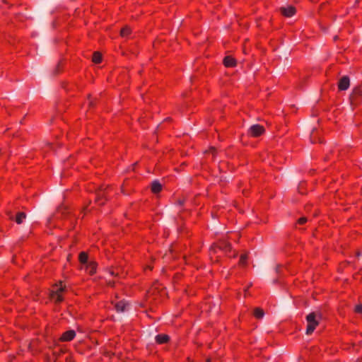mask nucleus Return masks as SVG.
<instances>
[{
    "label": "nucleus",
    "instance_id": "obj_1",
    "mask_svg": "<svg viewBox=\"0 0 362 362\" xmlns=\"http://www.w3.org/2000/svg\"><path fill=\"white\" fill-rule=\"evenodd\" d=\"M320 318V313L316 312H312L306 316L305 319L308 324L305 331L306 334H311L314 332L315 327L319 325Z\"/></svg>",
    "mask_w": 362,
    "mask_h": 362
},
{
    "label": "nucleus",
    "instance_id": "obj_2",
    "mask_svg": "<svg viewBox=\"0 0 362 362\" xmlns=\"http://www.w3.org/2000/svg\"><path fill=\"white\" fill-rule=\"evenodd\" d=\"M264 132V128L259 124H253L248 129V134L254 137L260 136Z\"/></svg>",
    "mask_w": 362,
    "mask_h": 362
},
{
    "label": "nucleus",
    "instance_id": "obj_3",
    "mask_svg": "<svg viewBox=\"0 0 362 362\" xmlns=\"http://www.w3.org/2000/svg\"><path fill=\"white\" fill-rule=\"evenodd\" d=\"M349 100L351 101V103H355L358 104L361 102L362 98H361V91L359 88H355L353 90L351 94L349 96Z\"/></svg>",
    "mask_w": 362,
    "mask_h": 362
},
{
    "label": "nucleus",
    "instance_id": "obj_4",
    "mask_svg": "<svg viewBox=\"0 0 362 362\" xmlns=\"http://www.w3.org/2000/svg\"><path fill=\"white\" fill-rule=\"evenodd\" d=\"M281 13L286 17H291L296 13V8L293 6L280 8Z\"/></svg>",
    "mask_w": 362,
    "mask_h": 362
},
{
    "label": "nucleus",
    "instance_id": "obj_5",
    "mask_svg": "<svg viewBox=\"0 0 362 362\" xmlns=\"http://www.w3.org/2000/svg\"><path fill=\"white\" fill-rule=\"evenodd\" d=\"M8 214L9 218L11 220L15 219L17 224H21L26 218V214L24 212H18L15 218L11 212H8Z\"/></svg>",
    "mask_w": 362,
    "mask_h": 362
},
{
    "label": "nucleus",
    "instance_id": "obj_6",
    "mask_svg": "<svg viewBox=\"0 0 362 362\" xmlns=\"http://www.w3.org/2000/svg\"><path fill=\"white\" fill-rule=\"evenodd\" d=\"M129 304L125 301H119L115 305V308L117 313H124L129 310Z\"/></svg>",
    "mask_w": 362,
    "mask_h": 362
},
{
    "label": "nucleus",
    "instance_id": "obj_7",
    "mask_svg": "<svg viewBox=\"0 0 362 362\" xmlns=\"http://www.w3.org/2000/svg\"><path fill=\"white\" fill-rule=\"evenodd\" d=\"M65 290V287L62 286V285L60 287H59L56 291H52L51 293V298L54 300H55L56 302H61L62 301L63 298L60 296L59 292H62Z\"/></svg>",
    "mask_w": 362,
    "mask_h": 362
},
{
    "label": "nucleus",
    "instance_id": "obj_8",
    "mask_svg": "<svg viewBox=\"0 0 362 362\" xmlns=\"http://www.w3.org/2000/svg\"><path fill=\"white\" fill-rule=\"evenodd\" d=\"M76 336V332L73 329H70L69 331L65 332L60 339L63 341H69L72 340Z\"/></svg>",
    "mask_w": 362,
    "mask_h": 362
},
{
    "label": "nucleus",
    "instance_id": "obj_9",
    "mask_svg": "<svg viewBox=\"0 0 362 362\" xmlns=\"http://www.w3.org/2000/svg\"><path fill=\"white\" fill-rule=\"evenodd\" d=\"M236 60L231 56H226L223 59V64L226 67H234L236 65Z\"/></svg>",
    "mask_w": 362,
    "mask_h": 362
},
{
    "label": "nucleus",
    "instance_id": "obj_10",
    "mask_svg": "<svg viewBox=\"0 0 362 362\" xmlns=\"http://www.w3.org/2000/svg\"><path fill=\"white\" fill-rule=\"evenodd\" d=\"M350 86V78L347 76L341 78V90H346Z\"/></svg>",
    "mask_w": 362,
    "mask_h": 362
},
{
    "label": "nucleus",
    "instance_id": "obj_11",
    "mask_svg": "<svg viewBox=\"0 0 362 362\" xmlns=\"http://www.w3.org/2000/svg\"><path fill=\"white\" fill-rule=\"evenodd\" d=\"M162 189V185L158 180H154L151 183V190L153 193H158Z\"/></svg>",
    "mask_w": 362,
    "mask_h": 362
},
{
    "label": "nucleus",
    "instance_id": "obj_12",
    "mask_svg": "<svg viewBox=\"0 0 362 362\" xmlns=\"http://www.w3.org/2000/svg\"><path fill=\"white\" fill-rule=\"evenodd\" d=\"M86 272L90 274H95L96 271V263L93 261H90L87 265L85 266Z\"/></svg>",
    "mask_w": 362,
    "mask_h": 362
},
{
    "label": "nucleus",
    "instance_id": "obj_13",
    "mask_svg": "<svg viewBox=\"0 0 362 362\" xmlns=\"http://www.w3.org/2000/svg\"><path fill=\"white\" fill-rule=\"evenodd\" d=\"M155 339L157 343L164 344L169 341L170 337L167 334H158Z\"/></svg>",
    "mask_w": 362,
    "mask_h": 362
},
{
    "label": "nucleus",
    "instance_id": "obj_14",
    "mask_svg": "<svg viewBox=\"0 0 362 362\" xmlns=\"http://www.w3.org/2000/svg\"><path fill=\"white\" fill-rule=\"evenodd\" d=\"M78 259L80 262L84 266L87 265L90 262L88 261V254L85 252H82L79 254Z\"/></svg>",
    "mask_w": 362,
    "mask_h": 362
},
{
    "label": "nucleus",
    "instance_id": "obj_15",
    "mask_svg": "<svg viewBox=\"0 0 362 362\" xmlns=\"http://www.w3.org/2000/svg\"><path fill=\"white\" fill-rule=\"evenodd\" d=\"M218 247L225 252H227L230 250V244L225 240L221 241L219 245H218Z\"/></svg>",
    "mask_w": 362,
    "mask_h": 362
},
{
    "label": "nucleus",
    "instance_id": "obj_16",
    "mask_svg": "<svg viewBox=\"0 0 362 362\" xmlns=\"http://www.w3.org/2000/svg\"><path fill=\"white\" fill-rule=\"evenodd\" d=\"M102 60V55L100 52H95L93 54V62L94 63H100Z\"/></svg>",
    "mask_w": 362,
    "mask_h": 362
},
{
    "label": "nucleus",
    "instance_id": "obj_17",
    "mask_svg": "<svg viewBox=\"0 0 362 362\" xmlns=\"http://www.w3.org/2000/svg\"><path fill=\"white\" fill-rule=\"evenodd\" d=\"M254 315L257 318L260 319L264 317V313L263 310H262L259 308H257L254 310Z\"/></svg>",
    "mask_w": 362,
    "mask_h": 362
},
{
    "label": "nucleus",
    "instance_id": "obj_18",
    "mask_svg": "<svg viewBox=\"0 0 362 362\" xmlns=\"http://www.w3.org/2000/svg\"><path fill=\"white\" fill-rule=\"evenodd\" d=\"M316 132H317V129L313 128L310 133V141L312 143H315L317 141Z\"/></svg>",
    "mask_w": 362,
    "mask_h": 362
},
{
    "label": "nucleus",
    "instance_id": "obj_19",
    "mask_svg": "<svg viewBox=\"0 0 362 362\" xmlns=\"http://www.w3.org/2000/svg\"><path fill=\"white\" fill-rule=\"evenodd\" d=\"M130 33H131V29L128 26H125L120 31V34L122 37H124V36L129 35Z\"/></svg>",
    "mask_w": 362,
    "mask_h": 362
},
{
    "label": "nucleus",
    "instance_id": "obj_20",
    "mask_svg": "<svg viewBox=\"0 0 362 362\" xmlns=\"http://www.w3.org/2000/svg\"><path fill=\"white\" fill-rule=\"evenodd\" d=\"M246 259H247V255L246 254L241 255L240 259V264L242 265H245Z\"/></svg>",
    "mask_w": 362,
    "mask_h": 362
},
{
    "label": "nucleus",
    "instance_id": "obj_21",
    "mask_svg": "<svg viewBox=\"0 0 362 362\" xmlns=\"http://www.w3.org/2000/svg\"><path fill=\"white\" fill-rule=\"evenodd\" d=\"M103 197V194L100 192L98 194V197H97V202L100 204H103V202H101V199H102V197Z\"/></svg>",
    "mask_w": 362,
    "mask_h": 362
},
{
    "label": "nucleus",
    "instance_id": "obj_22",
    "mask_svg": "<svg viewBox=\"0 0 362 362\" xmlns=\"http://www.w3.org/2000/svg\"><path fill=\"white\" fill-rule=\"evenodd\" d=\"M308 221L307 218L306 217H302V218H300L298 220V223L299 224H303L305 223H306Z\"/></svg>",
    "mask_w": 362,
    "mask_h": 362
},
{
    "label": "nucleus",
    "instance_id": "obj_23",
    "mask_svg": "<svg viewBox=\"0 0 362 362\" xmlns=\"http://www.w3.org/2000/svg\"><path fill=\"white\" fill-rule=\"evenodd\" d=\"M356 312L357 313H362V305H358L356 307Z\"/></svg>",
    "mask_w": 362,
    "mask_h": 362
},
{
    "label": "nucleus",
    "instance_id": "obj_24",
    "mask_svg": "<svg viewBox=\"0 0 362 362\" xmlns=\"http://www.w3.org/2000/svg\"><path fill=\"white\" fill-rule=\"evenodd\" d=\"M216 151V149L214 148H211L209 152L211 153L213 155H214Z\"/></svg>",
    "mask_w": 362,
    "mask_h": 362
},
{
    "label": "nucleus",
    "instance_id": "obj_25",
    "mask_svg": "<svg viewBox=\"0 0 362 362\" xmlns=\"http://www.w3.org/2000/svg\"><path fill=\"white\" fill-rule=\"evenodd\" d=\"M182 204H183V200H182V199H179V200L177 201V204H179V205H182Z\"/></svg>",
    "mask_w": 362,
    "mask_h": 362
},
{
    "label": "nucleus",
    "instance_id": "obj_26",
    "mask_svg": "<svg viewBox=\"0 0 362 362\" xmlns=\"http://www.w3.org/2000/svg\"><path fill=\"white\" fill-rule=\"evenodd\" d=\"M58 211L62 212V214L64 213L62 208L58 209Z\"/></svg>",
    "mask_w": 362,
    "mask_h": 362
},
{
    "label": "nucleus",
    "instance_id": "obj_27",
    "mask_svg": "<svg viewBox=\"0 0 362 362\" xmlns=\"http://www.w3.org/2000/svg\"><path fill=\"white\" fill-rule=\"evenodd\" d=\"M90 105H91V106L93 105V103L92 101L90 102Z\"/></svg>",
    "mask_w": 362,
    "mask_h": 362
},
{
    "label": "nucleus",
    "instance_id": "obj_28",
    "mask_svg": "<svg viewBox=\"0 0 362 362\" xmlns=\"http://www.w3.org/2000/svg\"><path fill=\"white\" fill-rule=\"evenodd\" d=\"M206 362H211V361L209 358H208V359H206Z\"/></svg>",
    "mask_w": 362,
    "mask_h": 362
},
{
    "label": "nucleus",
    "instance_id": "obj_29",
    "mask_svg": "<svg viewBox=\"0 0 362 362\" xmlns=\"http://www.w3.org/2000/svg\"><path fill=\"white\" fill-rule=\"evenodd\" d=\"M337 86H338V88H339V81H337Z\"/></svg>",
    "mask_w": 362,
    "mask_h": 362
},
{
    "label": "nucleus",
    "instance_id": "obj_30",
    "mask_svg": "<svg viewBox=\"0 0 362 362\" xmlns=\"http://www.w3.org/2000/svg\"><path fill=\"white\" fill-rule=\"evenodd\" d=\"M109 284L112 286L113 285V283H111V282H109Z\"/></svg>",
    "mask_w": 362,
    "mask_h": 362
},
{
    "label": "nucleus",
    "instance_id": "obj_31",
    "mask_svg": "<svg viewBox=\"0 0 362 362\" xmlns=\"http://www.w3.org/2000/svg\"><path fill=\"white\" fill-rule=\"evenodd\" d=\"M112 275H115V273L113 272H111Z\"/></svg>",
    "mask_w": 362,
    "mask_h": 362
}]
</instances>
